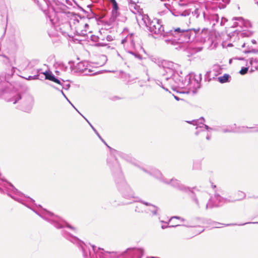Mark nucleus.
Segmentation results:
<instances>
[{
	"label": "nucleus",
	"mask_w": 258,
	"mask_h": 258,
	"mask_svg": "<svg viewBox=\"0 0 258 258\" xmlns=\"http://www.w3.org/2000/svg\"><path fill=\"white\" fill-rule=\"evenodd\" d=\"M107 166L110 168L118 190L122 197L127 201L120 202L118 205H121L122 202H133L136 200L135 193L124 179L119 163L113 157H111L107 160Z\"/></svg>",
	"instance_id": "obj_1"
},
{
	"label": "nucleus",
	"mask_w": 258,
	"mask_h": 258,
	"mask_svg": "<svg viewBox=\"0 0 258 258\" xmlns=\"http://www.w3.org/2000/svg\"><path fill=\"white\" fill-rule=\"evenodd\" d=\"M174 37L177 38V47L176 49H181L183 48V43L198 41L199 38L204 37L202 35H206L208 32L207 28H203L201 31L199 28L188 29H181L180 28L174 29Z\"/></svg>",
	"instance_id": "obj_2"
},
{
	"label": "nucleus",
	"mask_w": 258,
	"mask_h": 258,
	"mask_svg": "<svg viewBox=\"0 0 258 258\" xmlns=\"http://www.w3.org/2000/svg\"><path fill=\"white\" fill-rule=\"evenodd\" d=\"M141 169L145 173L150 176H153L159 180L160 181L166 184H170L174 188H175L182 192L187 194L188 193V191H190L191 188L190 187L181 184L180 181L176 179L172 178L170 180H168L163 177L161 172L156 168L153 167H149L147 168L142 167Z\"/></svg>",
	"instance_id": "obj_3"
},
{
	"label": "nucleus",
	"mask_w": 258,
	"mask_h": 258,
	"mask_svg": "<svg viewBox=\"0 0 258 258\" xmlns=\"http://www.w3.org/2000/svg\"><path fill=\"white\" fill-rule=\"evenodd\" d=\"M21 99L22 101L19 109L26 112H30L33 108L34 100L33 97L29 94H24L22 96L20 94L17 93L10 98L8 101L13 102V104H16Z\"/></svg>",
	"instance_id": "obj_4"
},
{
	"label": "nucleus",
	"mask_w": 258,
	"mask_h": 258,
	"mask_svg": "<svg viewBox=\"0 0 258 258\" xmlns=\"http://www.w3.org/2000/svg\"><path fill=\"white\" fill-rule=\"evenodd\" d=\"M188 194L191 202L198 209L201 208V206L204 205L208 200H209V195L207 192L200 191L196 187L191 188Z\"/></svg>",
	"instance_id": "obj_5"
},
{
	"label": "nucleus",
	"mask_w": 258,
	"mask_h": 258,
	"mask_svg": "<svg viewBox=\"0 0 258 258\" xmlns=\"http://www.w3.org/2000/svg\"><path fill=\"white\" fill-rule=\"evenodd\" d=\"M143 20L145 24V26L148 28V30L155 34H161L164 32V28L162 25V21L161 20L158 19H154L151 21L149 19L148 15H145L143 17Z\"/></svg>",
	"instance_id": "obj_6"
},
{
	"label": "nucleus",
	"mask_w": 258,
	"mask_h": 258,
	"mask_svg": "<svg viewBox=\"0 0 258 258\" xmlns=\"http://www.w3.org/2000/svg\"><path fill=\"white\" fill-rule=\"evenodd\" d=\"M139 202L141 203L146 206L149 207V208H147L144 210V213L147 214H149L151 217H153L155 216L158 217V219H160V209L149 202H145L142 200L140 198H137L136 200L133 201V202H122L121 203V205H128L134 203Z\"/></svg>",
	"instance_id": "obj_7"
},
{
	"label": "nucleus",
	"mask_w": 258,
	"mask_h": 258,
	"mask_svg": "<svg viewBox=\"0 0 258 258\" xmlns=\"http://www.w3.org/2000/svg\"><path fill=\"white\" fill-rule=\"evenodd\" d=\"M214 202L211 199H209L208 202L206 205V209H212L213 208L219 207L225 204L229 203H234L236 202L235 200H231V197L229 198H225L221 196L218 194H215L214 198Z\"/></svg>",
	"instance_id": "obj_8"
},
{
	"label": "nucleus",
	"mask_w": 258,
	"mask_h": 258,
	"mask_svg": "<svg viewBox=\"0 0 258 258\" xmlns=\"http://www.w3.org/2000/svg\"><path fill=\"white\" fill-rule=\"evenodd\" d=\"M111 150V154H110L107 158V161L109 158L111 157H113L117 160V162L119 163L117 159L116 158V156H119L121 158L124 159V160L131 163L132 164H135L136 160L134 158L131 154H128L123 152L117 151L115 149H112L110 147L109 148Z\"/></svg>",
	"instance_id": "obj_9"
},
{
	"label": "nucleus",
	"mask_w": 258,
	"mask_h": 258,
	"mask_svg": "<svg viewBox=\"0 0 258 258\" xmlns=\"http://www.w3.org/2000/svg\"><path fill=\"white\" fill-rule=\"evenodd\" d=\"M174 29L173 30H164L161 34L164 37V41L167 44L177 46V38L174 37Z\"/></svg>",
	"instance_id": "obj_10"
},
{
	"label": "nucleus",
	"mask_w": 258,
	"mask_h": 258,
	"mask_svg": "<svg viewBox=\"0 0 258 258\" xmlns=\"http://www.w3.org/2000/svg\"><path fill=\"white\" fill-rule=\"evenodd\" d=\"M252 34V33L249 31H247L245 32H241L240 31H238L236 30L228 34V36L230 37H232V36H234L235 35H236L238 37H241L242 38H243L249 37Z\"/></svg>",
	"instance_id": "obj_11"
},
{
	"label": "nucleus",
	"mask_w": 258,
	"mask_h": 258,
	"mask_svg": "<svg viewBox=\"0 0 258 258\" xmlns=\"http://www.w3.org/2000/svg\"><path fill=\"white\" fill-rule=\"evenodd\" d=\"M171 80H172L179 87L184 86L185 83V80H184L183 77L180 76L177 72L173 75V77Z\"/></svg>",
	"instance_id": "obj_12"
},
{
	"label": "nucleus",
	"mask_w": 258,
	"mask_h": 258,
	"mask_svg": "<svg viewBox=\"0 0 258 258\" xmlns=\"http://www.w3.org/2000/svg\"><path fill=\"white\" fill-rule=\"evenodd\" d=\"M168 65L169 66L167 67L165 70V72L168 76V77L166 78V80H171L173 77V75H174L176 74V72H177L175 69L170 68V67H172L173 65L172 62H169Z\"/></svg>",
	"instance_id": "obj_13"
},
{
	"label": "nucleus",
	"mask_w": 258,
	"mask_h": 258,
	"mask_svg": "<svg viewBox=\"0 0 258 258\" xmlns=\"http://www.w3.org/2000/svg\"><path fill=\"white\" fill-rule=\"evenodd\" d=\"M118 10H112L111 16L108 21L106 22V24L108 26L111 25L115 21L117 17L119 16V13L118 12Z\"/></svg>",
	"instance_id": "obj_14"
},
{
	"label": "nucleus",
	"mask_w": 258,
	"mask_h": 258,
	"mask_svg": "<svg viewBox=\"0 0 258 258\" xmlns=\"http://www.w3.org/2000/svg\"><path fill=\"white\" fill-rule=\"evenodd\" d=\"M233 21H237L238 22L239 27H242L245 26V27H248V25H250V22L248 21H245L242 17H233L232 18Z\"/></svg>",
	"instance_id": "obj_15"
},
{
	"label": "nucleus",
	"mask_w": 258,
	"mask_h": 258,
	"mask_svg": "<svg viewBox=\"0 0 258 258\" xmlns=\"http://www.w3.org/2000/svg\"><path fill=\"white\" fill-rule=\"evenodd\" d=\"M86 64H87V62H86L81 61V62H79L76 67V70L78 72H80L81 73L84 72L85 71H86L87 69V65Z\"/></svg>",
	"instance_id": "obj_16"
},
{
	"label": "nucleus",
	"mask_w": 258,
	"mask_h": 258,
	"mask_svg": "<svg viewBox=\"0 0 258 258\" xmlns=\"http://www.w3.org/2000/svg\"><path fill=\"white\" fill-rule=\"evenodd\" d=\"M231 76L228 74H224L222 76L219 77L218 81L222 84L229 82L230 80Z\"/></svg>",
	"instance_id": "obj_17"
},
{
	"label": "nucleus",
	"mask_w": 258,
	"mask_h": 258,
	"mask_svg": "<svg viewBox=\"0 0 258 258\" xmlns=\"http://www.w3.org/2000/svg\"><path fill=\"white\" fill-rule=\"evenodd\" d=\"M41 74H43L45 76V80H47L51 81H52V80L55 76L53 74L52 72L49 70L46 71L44 72H42Z\"/></svg>",
	"instance_id": "obj_18"
},
{
	"label": "nucleus",
	"mask_w": 258,
	"mask_h": 258,
	"mask_svg": "<svg viewBox=\"0 0 258 258\" xmlns=\"http://www.w3.org/2000/svg\"><path fill=\"white\" fill-rule=\"evenodd\" d=\"M230 0H218V6L220 9H224L226 5L228 4Z\"/></svg>",
	"instance_id": "obj_19"
},
{
	"label": "nucleus",
	"mask_w": 258,
	"mask_h": 258,
	"mask_svg": "<svg viewBox=\"0 0 258 258\" xmlns=\"http://www.w3.org/2000/svg\"><path fill=\"white\" fill-rule=\"evenodd\" d=\"M133 35V34H131L129 37H128V36L126 37L124 39H122L121 44H124L125 42H126L127 41L128 39H130V41H131V46L133 48H135V43L132 38Z\"/></svg>",
	"instance_id": "obj_20"
},
{
	"label": "nucleus",
	"mask_w": 258,
	"mask_h": 258,
	"mask_svg": "<svg viewBox=\"0 0 258 258\" xmlns=\"http://www.w3.org/2000/svg\"><path fill=\"white\" fill-rule=\"evenodd\" d=\"M223 133H232L234 132V129L233 125L226 126L225 128H222L221 130H220Z\"/></svg>",
	"instance_id": "obj_21"
},
{
	"label": "nucleus",
	"mask_w": 258,
	"mask_h": 258,
	"mask_svg": "<svg viewBox=\"0 0 258 258\" xmlns=\"http://www.w3.org/2000/svg\"><path fill=\"white\" fill-rule=\"evenodd\" d=\"M249 63L255 70H258V59L256 58H251L249 59Z\"/></svg>",
	"instance_id": "obj_22"
},
{
	"label": "nucleus",
	"mask_w": 258,
	"mask_h": 258,
	"mask_svg": "<svg viewBox=\"0 0 258 258\" xmlns=\"http://www.w3.org/2000/svg\"><path fill=\"white\" fill-rule=\"evenodd\" d=\"M237 194L238 196V198L234 199V198H232L231 197V200H236V202L238 201H240V200H243V199H244L245 198V196H246L245 194L241 191H238Z\"/></svg>",
	"instance_id": "obj_23"
},
{
	"label": "nucleus",
	"mask_w": 258,
	"mask_h": 258,
	"mask_svg": "<svg viewBox=\"0 0 258 258\" xmlns=\"http://www.w3.org/2000/svg\"><path fill=\"white\" fill-rule=\"evenodd\" d=\"M201 12H203L204 15H205V12H203L201 9L196 8L194 11L191 12V13L194 17L198 18Z\"/></svg>",
	"instance_id": "obj_24"
},
{
	"label": "nucleus",
	"mask_w": 258,
	"mask_h": 258,
	"mask_svg": "<svg viewBox=\"0 0 258 258\" xmlns=\"http://www.w3.org/2000/svg\"><path fill=\"white\" fill-rule=\"evenodd\" d=\"M127 52L133 55L135 58H138L139 60H141L142 59V56L136 51L128 50L127 51Z\"/></svg>",
	"instance_id": "obj_25"
},
{
	"label": "nucleus",
	"mask_w": 258,
	"mask_h": 258,
	"mask_svg": "<svg viewBox=\"0 0 258 258\" xmlns=\"http://www.w3.org/2000/svg\"><path fill=\"white\" fill-rule=\"evenodd\" d=\"M196 82V85H195L194 88L192 90V93L193 94H196L198 92V89H199L201 88V84L198 82V80H195Z\"/></svg>",
	"instance_id": "obj_26"
},
{
	"label": "nucleus",
	"mask_w": 258,
	"mask_h": 258,
	"mask_svg": "<svg viewBox=\"0 0 258 258\" xmlns=\"http://www.w3.org/2000/svg\"><path fill=\"white\" fill-rule=\"evenodd\" d=\"M90 126L91 127V128H92V130H93V131L95 132V133L97 135V136L98 137V138L108 147V148H110V147L109 146L107 145V144H106V143L105 142V141L102 138V137H101V136L99 135V134L98 133V132H97V131L94 128V127L90 123Z\"/></svg>",
	"instance_id": "obj_27"
},
{
	"label": "nucleus",
	"mask_w": 258,
	"mask_h": 258,
	"mask_svg": "<svg viewBox=\"0 0 258 258\" xmlns=\"http://www.w3.org/2000/svg\"><path fill=\"white\" fill-rule=\"evenodd\" d=\"M204 125L205 129L208 131H215V132H220L219 127L213 128V127H211L209 126L208 125L205 124H204Z\"/></svg>",
	"instance_id": "obj_28"
},
{
	"label": "nucleus",
	"mask_w": 258,
	"mask_h": 258,
	"mask_svg": "<svg viewBox=\"0 0 258 258\" xmlns=\"http://www.w3.org/2000/svg\"><path fill=\"white\" fill-rule=\"evenodd\" d=\"M244 53H258V49L248 48L247 49L244 51Z\"/></svg>",
	"instance_id": "obj_29"
},
{
	"label": "nucleus",
	"mask_w": 258,
	"mask_h": 258,
	"mask_svg": "<svg viewBox=\"0 0 258 258\" xmlns=\"http://www.w3.org/2000/svg\"><path fill=\"white\" fill-rule=\"evenodd\" d=\"M201 167V162L199 161H196L194 162L193 169L195 170L200 169Z\"/></svg>",
	"instance_id": "obj_30"
},
{
	"label": "nucleus",
	"mask_w": 258,
	"mask_h": 258,
	"mask_svg": "<svg viewBox=\"0 0 258 258\" xmlns=\"http://www.w3.org/2000/svg\"><path fill=\"white\" fill-rule=\"evenodd\" d=\"M191 13V11L190 9L185 10L183 11H181L180 16L182 17H186L189 16Z\"/></svg>",
	"instance_id": "obj_31"
},
{
	"label": "nucleus",
	"mask_w": 258,
	"mask_h": 258,
	"mask_svg": "<svg viewBox=\"0 0 258 258\" xmlns=\"http://www.w3.org/2000/svg\"><path fill=\"white\" fill-rule=\"evenodd\" d=\"M241 130L240 131L241 132H243V133H249V132L246 131L247 129L248 128H253V127H244V126H242L241 127ZM251 132H255V133H257L258 132V129H256L253 131H251Z\"/></svg>",
	"instance_id": "obj_32"
},
{
	"label": "nucleus",
	"mask_w": 258,
	"mask_h": 258,
	"mask_svg": "<svg viewBox=\"0 0 258 258\" xmlns=\"http://www.w3.org/2000/svg\"><path fill=\"white\" fill-rule=\"evenodd\" d=\"M248 70V67H243L241 68V70L239 71V74L241 75H245Z\"/></svg>",
	"instance_id": "obj_33"
},
{
	"label": "nucleus",
	"mask_w": 258,
	"mask_h": 258,
	"mask_svg": "<svg viewBox=\"0 0 258 258\" xmlns=\"http://www.w3.org/2000/svg\"><path fill=\"white\" fill-rule=\"evenodd\" d=\"M95 46L96 47H102L107 46V48H110V46H108V44L104 42H98L94 44Z\"/></svg>",
	"instance_id": "obj_34"
},
{
	"label": "nucleus",
	"mask_w": 258,
	"mask_h": 258,
	"mask_svg": "<svg viewBox=\"0 0 258 258\" xmlns=\"http://www.w3.org/2000/svg\"><path fill=\"white\" fill-rule=\"evenodd\" d=\"M2 56H3L4 57L6 58V60H4V62L6 63L7 65L9 66H12V62L10 61L9 57H8L5 55H2Z\"/></svg>",
	"instance_id": "obj_35"
},
{
	"label": "nucleus",
	"mask_w": 258,
	"mask_h": 258,
	"mask_svg": "<svg viewBox=\"0 0 258 258\" xmlns=\"http://www.w3.org/2000/svg\"><path fill=\"white\" fill-rule=\"evenodd\" d=\"M39 75L36 74L34 76H29L27 78H26L28 80H38L39 78Z\"/></svg>",
	"instance_id": "obj_36"
},
{
	"label": "nucleus",
	"mask_w": 258,
	"mask_h": 258,
	"mask_svg": "<svg viewBox=\"0 0 258 258\" xmlns=\"http://www.w3.org/2000/svg\"><path fill=\"white\" fill-rule=\"evenodd\" d=\"M198 121H199V120H192L191 121H187V122L189 124H192L194 125H197L198 126ZM198 127H201V126H197L196 129H198Z\"/></svg>",
	"instance_id": "obj_37"
},
{
	"label": "nucleus",
	"mask_w": 258,
	"mask_h": 258,
	"mask_svg": "<svg viewBox=\"0 0 258 258\" xmlns=\"http://www.w3.org/2000/svg\"><path fill=\"white\" fill-rule=\"evenodd\" d=\"M181 12V11L175 9L171 11L172 14L176 17L180 16Z\"/></svg>",
	"instance_id": "obj_38"
},
{
	"label": "nucleus",
	"mask_w": 258,
	"mask_h": 258,
	"mask_svg": "<svg viewBox=\"0 0 258 258\" xmlns=\"http://www.w3.org/2000/svg\"><path fill=\"white\" fill-rule=\"evenodd\" d=\"M211 72V71H208L207 72L205 76V81H207L208 82H210L211 80V79L210 78V74Z\"/></svg>",
	"instance_id": "obj_39"
},
{
	"label": "nucleus",
	"mask_w": 258,
	"mask_h": 258,
	"mask_svg": "<svg viewBox=\"0 0 258 258\" xmlns=\"http://www.w3.org/2000/svg\"><path fill=\"white\" fill-rule=\"evenodd\" d=\"M111 3H112V10H118L119 8H118V4L116 2V0H115V1H114V2H111Z\"/></svg>",
	"instance_id": "obj_40"
},
{
	"label": "nucleus",
	"mask_w": 258,
	"mask_h": 258,
	"mask_svg": "<svg viewBox=\"0 0 258 258\" xmlns=\"http://www.w3.org/2000/svg\"><path fill=\"white\" fill-rule=\"evenodd\" d=\"M180 226V225L177 224V225H170V226H169L168 225V224H166V225H162L161 226V228L162 229H166L167 227H177V226Z\"/></svg>",
	"instance_id": "obj_41"
},
{
	"label": "nucleus",
	"mask_w": 258,
	"mask_h": 258,
	"mask_svg": "<svg viewBox=\"0 0 258 258\" xmlns=\"http://www.w3.org/2000/svg\"><path fill=\"white\" fill-rule=\"evenodd\" d=\"M52 82H53L57 84L62 85V84L61 83L60 80H59L58 78L54 76L53 80H52Z\"/></svg>",
	"instance_id": "obj_42"
},
{
	"label": "nucleus",
	"mask_w": 258,
	"mask_h": 258,
	"mask_svg": "<svg viewBox=\"0 0 258 258\" xmlns=\"http://www.w3.org/2000/svg\"><path fill=\"white\" fill-rule=\"evenodd\" d=\"M135 212L136 213H144V211L142 210L140 207L138 206H136V208H135Z\"/></svg>",
	"instance_id": "obj_43"
},
{
	"label": "nucleus",
	"mask_w": 258,
	"mask_h": 258,
	"mask_svg": "<svg viewBox=\"0 0 258 258\" xmlns=\"http://www.w3.org/2000/svg\"><path fill=\"white\" fill-rule=\"evenodd\" d=\"M99 39V38L98 36H95L94 35H91V40L92 41H94V42H98V40Z\"/></svg>",
	"instance_id": "obj_44"
},
{
	"label": "nucleus",
	"mask_w": 258,
	"mask_h": 258,
	"mask_svg": "<svg viewBox=\"0 0 258 258\" xmlns=\"http://www.w3.org/2000/svg\"><path fill=\"white\" fill-rule=\"evenodd\" d=\"M59 66L60 67L61 69L64 71H67L68 69V67L66 66L63 62H60Z\"/></svg>",
	"instance_id": "obj_45"
},
{
	"label": "nucleus",
	"mask_w": 258,
	"mask_h": 258,
	"mask_svg": "<svg viewBox=\"0 0 258 258\" xmlns=\"http://www.w3.org/2000/svg\"><path fill=\"white\" fill-rule=\"evenodd\" d=\"M156 84L160 86H161L163 89H164L166 91H168V89L165 88L161 82H160L159 80L155 81Z\"/></svg>",
	"instance_id": "obj_46"
},
{
	"label": "nucleus",
	"mask_w": 258,
	"mask_h": 258,
	"mask_svg": "<svg viewBox=\"0 0 258 258\" xmlns=\"http://www.w3.org/2000/svg\"><path fill=\"white\" fill-rule=\"evenodd\" d=\"M198 120H199V121H198V126L199 124H203V125L205 124L204 123L205 120V118L203 117H200Z\"/></svg>",
	"instance_id": "obj_47"
},
{
	"label": "nucleus",
	"mask_w": 258,
	"mask_h": 258,
	"mask_svg": "<svg viewBox=\"0 0 258 258\" xmlns=\"http://www.w3.org/2000/svg\"><path fill=\"white\" fill-rule=\"evenodd\" d=\"M90 11H91V14L92 15V16H90V15H88V18H89V19H90V18H92L95 17V18H96V20H97V18H96V16H97L96 14H95V13H94L92 11V10H90Z\"/></svg>",
	"instance_id": "obj_48"
},
{
	"label": "nucleus",
	"mask_w": 258,
	"mask_h": 258,
	"mask_svg": "<svg viewBox=\"0 0 258 258\" xmlns=\"http://www.w3.org/2000/svg\"><path fill=\"white\" fill-rule=\"evenodd\" d=\"M77 7L78 8V9L82 11L83 13H84L85 14H88V12L87 11H86L85 10H84L82 7H81V6H80L79 5H77Z\"/></svg>",
	"instance_id": "obj_49"
},
{
	"label": "nucleus",
	"mask_w": 258,
	"mask_h": 258,
	"mask_svg": "<svg viewBox=\"0 0 258 258\" xmlns=\"http://www.w3.org/2000/svg\"><path fill=\"white\" fill-rule=\"evenodd\" d=\"M227 21V19L225 18H222L221 21L220 22L221 25H224L225 23Z\"/></svg>",
	"instance_id": "obj_50"
},
{
	"label": "nucleus",
	"mask_w": 258,
	"mask_h": 258,
	"mask_svg": "<svg viewBox=\"0 0 258 258\" xmlns=\"http://www.w3.org/2000/svg\"><path fill=\"white\" fill-rule=\"evenodd\" d=\"M134 7V9L138 11V10L140 9V6H138L136 4L135 2L133 3V6Z\"/></svg>",
	"instance_id": "obj_51"
},
{
	"label": "nucleus",
	"mask_w": 258,
	"mask_h": 258,
	"mask_svg": "<svg viewBox=\"0 0 258 258\" xmlns=\"http://www.w3.org/2000/svg\"><path fill=\"white\" fill-rule=\"evenodd\" d=\"M62 87V89H65V90H68L70 88V84H66V85H61Z\"/></svg>",
	"instance_id": "obj_52"
},
{
	"label": "nucleus",
	"mask_w": 258,
	"mask_h": 258,
	"mask_svg": "<svg viewBox=\"0 0 258 258\" xmlns=\"http://www.w3.org/2000/svg\"><path fill=\"white\" fill-rule=\"evenodd\" d=\"M106 39L108 41H111L113 40V37H112L111 35H107Z\"/></svg>",
	"instance_id": "obj_53"
},
{
	"label": "nucleus",
	"mask_w": 258,
	"mask_h": 258,
	"mask_svg": "<svg viewBox=\"0 0 258 258\" xmlns=\"http://www.w3.org/2000/svg\"><path fill=\"white\" fill-rule=\"evenodd\" d=\"M223 225V224L221 223L216 222L215 223V228H220L221 227V225Z\"/></svg>",
	"instance_id": "obj_54"
},
{
	"label": "nucleus",
	"mask_w": 258,
	"mask_h": 258,
	"mask_svg": "<svg viewBox=\"0 0 258 258\" xmlns=\"http://www.w3.org/2000/svg\"><path fill=\"white\" fill-rule=\"evenodd\" d=\"M237 27H239L238 22H234L231 27L235 28Z\"/></svg>",
	"instance_id": "obj_55"
},
{
	"label": "nucleus",
	"mask_w": 258,
	"mask_h": 258,
	"mask_svg": "<svg viewBox=\"0 0 258 258\" xmlns=\"http://www.w3.org/2000/svg\"><path fill=\"white\" fill-rule=\"evenodd\" d=\"M34 2L37 5V6L41 8V6L40 5L39 2L38 0H33Z\"/></svg>",
	"instance_id": "obj_56"
},
{
	"label": "nucleus",
	"mask_w": 258,
	"mask_h": 258,
	"mask_svg": "<svg viewBox=\"0 0 258 258\" xmlns=\"http://www.w3.org/2000/svg\"><path fill=\"white\" fill-rule=\"evenodd\" d=\"M61 93L62 94V95H63V96L67 99V100L68 101H69V99L67 98V97L66 96V95L64 94V93H63V92L62 91V90H60Z\"/></svg>",
	"instance_id": "obj_57"
},
{
	"label": "nucleus",
	"mask_w": 258,
	"mask_h": 258,
	"mask_svg": "<svg viewBox=\"0 0 258 258\" xmlns=\"http://www.w3.org/2000/svg\"><path fill=\"white\" fill-rule=\"evenodd\" d=\"M173 219H180V217H179V216H173V217H172L170 219L169 221H170L171 220H172Z\"/></svg>",
	"instance_id": "obj_58"
},
{
	"label": "nucleus",
	"mask_w": 258,
	"mask_h": 258,
	"mask_svg": "<svg viewBox=\"0 0 258 258\" xmlns=\"http://www.w3.org/2000/svg\"><path fill=\"white\" fill-rule=\"evenodd\" d=\"M258 222H246L243 224H239V225H244L247 224H257Z\"/></svg>",
	"instance_id": "obj_59"
},
{
	"label": "nucleus",
	"mask_w": 258,
	"mask_h": 258,
	"mask_svg": "<svg viewBox=\"0 0 258 258\" xmlns=\"http://www.w3.org/2000/svg\"><path fill=\"white\" fill-rule=\"evenodd\" d=\"M71 105L72 106L77 110V111L79 113H80V112L78 110V109L74 106V105L71 103V102L69 100V101H68Z\"/></svg>",
	"instance_id": "obj_60"
},
{
	"label": "nucleus",
	"mask_w": 258,
	"mask_h": 258,
	"mask_svg": "<svg viewBox=\"0 0 258 258\" xmlns=\"http://www.w3.org/2000/svg\"><path fill=\"white\" fill-rule=\"evenodd\" d=\"M73 15H76V16H77L78 17H79L80 19H82V18H84V17H82V16H81V15H80L79 14H74V13H73Z\"/></svg>",
	"instance_id": "obj_61"
},
{
	"label": "nucleus",
	"mask_w": 258,
	"mask_h": 258,
	"mask_svg": "<svg viewBox=\"0 0 258 258\" xmlns=\"http://www.w3.org/2000/svg\"><path fill=\"white\" fill-rule=\"evenodd\" d=\"M41 71H42L41 69H37V71H36L37 74L39 75V73H42V72H41Z\"/></svg>",
	"instance_id": "obj_62"
},
{
	"label": "nucleus",
	"mask_w": 258,
	"mask_h": 258,
	"mask_svg": "<svg viewBox=\"0 0 258 258\" xmlns=\"http://www.w3.org/2000/svg\"><path fill=\"white\" fill-rule=\"evenodd\" d=\"M17 68L15 67H12V72L13 73H15V70Z\"/></svg>",
	"instance_id": "obj_63"
},
{
	"label": "nucleus",
	"mask_w": 258,
	"mask_h": 258,
	"mask_svg": "<svg viewBox=\"0 0 258 258\" xmlns=\"http://www.w3.org/2000/svg\"><path fill=\"white\" fill-rule=\"evenodd\" d=\"M211 136H210V135H207V137H206V139H207V140H210L211 139Z\"/></svg>",
	"instance_id": "obj_64"
}]
</instances>
